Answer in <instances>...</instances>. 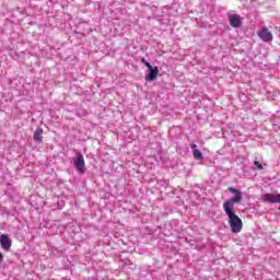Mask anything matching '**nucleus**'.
<instances>
[{"instance_id":"f257e3e1","label":"nucleus","mask_w":280,"mask_h":280,"mask_svg":"<svg viewBox=\"0 0 280 280\" xmlns=\"http://www.w3.org/2000/svg\"><path fill=\"white\" fill-rule=\"evenodd\" d=\"M223 210L229 218V225L232 233H242L244 223L242 219L235 214V210L233 208H223Z\"/></svg>"},{"instance_id":"f03ea898","label":"nucleus","mask_w":280,"mask_h":280,"mask_svg":"<svg viewBox=\"0 0 280 280\" xmlns=\"http://www.w3.org/2000/svg\"><path fill=\"white\" fill-rule=\"evenodd\" d=\"M228 191H230V194H233L234 198L224 201L223 209H235V205L242 202L243 200L242 190L229 187Z\"/></svg>"},{"instance_id":"7ed1b4c3","label":"nucleus","mask_w":280,"mask_h":280,"mask_svg":"<svg viewBox=\"0 0 280 280\" xmlns=\"http://www.w3.org/2000/svg\"><path fill=\"white\" fill-rule=\"evenodd\" d=\"M74 167L79 174H84L85 172V162H84V155L82 153L78 152L77 156L73 159Z\"/></svg>"},{"instance_id":"20e7f679","label":"nucleus","mask_w":280,"mask_h":280,"mask_svg":"<svg viewBox=\"0 0 280 280\" xmlns=\"http://www.w3.org/2000/svg\"><path fill=\"white\" fill-rule=\"evenodd\" d=\"M0 246L3 250H10L12 248V240L8 234L0 235Z\"/></svg>"},{"instance_id":"39448f33","label":"nucleus","mask_w":280,"mask_h":280,"mask_svg":"<svg viewBox=\"0 0 280 280\" xmlns=\"http://www.w3.org/2000/svg\"><path fill=\"white\" fill-rule=\"evenodd\" d=\"M258 36L261 40H264V43H271L272 40V33H270V31H268L266 27L258 32Z\"/></svg>"},{"instance_id":"423d86ee","label":"nucleus","mask_w":280,"mask_h":280,"mask_svg":"<svg viewBox=\"0 0 280 280\" xmlns=\"http://www.w3.org/2000/svg\"><path fill=\"white\" fill-rule=\"evenodd\" d=\"M264 202H270L271 205L279 203L280 202V195L275 194H265L262 196Z\"/></svg>"},{"instance_id":"0eeeda50","label":"nucleus","mask_w":280,"mask_h":280,"mask_svg":"<svg viewBox=\"0 0 280 280\" xmlns=\"http://www.w3.org/2000/svg\"><path fill=\"white\" fill-rule=\"evenodd\" d=\"M190 150L192 152V156L195 161H205V155H202V152L198 150L197 144H190Z\"/></svg>"},{"instance_id":"6e6552de","label":"nucleus","mask_w":280,"mask_h":280,"mask_svg":"<svg viewBox=\"0 0 280 280\" xmlns=\"http://www.w3.org/2000/svg\"><path fill=\"white\" fill-rule=\"evenodd\" d=\"M148 70L150 71L148 73V75L145 77V80L148 82H154V80L156 79V77L159 75V67H152L148 68Z\"/></svg>"},{"instance_id":"1a4fd4ad","label":"nucleus","mask_w":280,"mask_h":280,"mask_svg":"<svg viewBox=\"0 0 280 280\" xmlns=\"http://www.w3.org/2000/svg\"><path fill=\"white\" fill-rule=\"evenodd\" d=\"M230 25L231 27H242V19L238 14H234L230 18Z\"/></svg>"},{"instance_id":"9d476101","label":"nucleus","mask_w":280,"mask_h":280,"mask_svg":"<svg viewBox=\"0 0 280 280\" xmlns=\"http://www.w3.org/2000/svg\"><path fill=\"white\" fill-rule=\"evenodd\" d=\"M33 139H34V141H38V142L43 141V129L42 128H38L35 130Z\"/></svg>"},{"instance_id":"9b49d317","label":"nucleus","mask_w":280,"mask_h":280,"mask_svg":"<svg viewBox=\"0 0 280 280\" xmlns=\"http://www.w3.org/2000/svg\"><path fill=\"white\" fill-rule=\"evenodd\" d=\"M142 65H144V67H147V69H152V65L150 62H148V60H145V58L141 59Z\"/></svg>"},{"instance_id":"f8f14e48","label":"nucleus","mask_w":280,"mask_h":280,"mask_svg":"<svg viewBox=\"0 0 280 280\" xmlns=\"http://www.w3.org/2000/svg\"><path fill=\"white\" fill-rule=\"evenodd\" d=\"M254 165H255V167H257V170H264V165H261V163H259V161H254Z\"/></svg>"},{"instance_id":"ddd939ff","label":"nucleus","mask_w":280,"mask_h":280,"mask_svg":"<svg viewBox=\"0 0 280 280\" xmlns=\"http://www.w3.org/2000/svg\"><path fill=\"white\" fill-rule=\"evenodd\" d=\"M1 264H3V254H1V252H0V266H1Z\"/></svg>"}]
</instances>
